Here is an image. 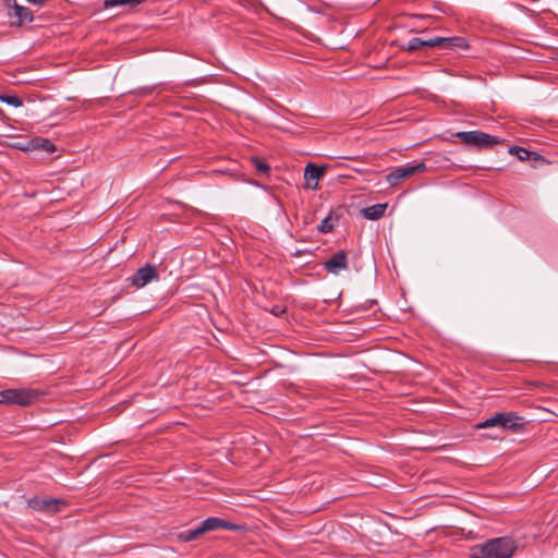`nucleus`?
Instances as JSON below:
<instances>
[{"mask_svg": "<svg viewBox=\"0 0 558 558\" xmlns=\"http://www.w3.org/2000/svg\"><path fill=\"white\" fill-rule=\"evenodd\" d=\"M518 542L510 536L489 538L470 548V558H512Z\"/></svg>", "mask_w": 558, "mask_h": 558, "instance_id": "nucleus-1", "label": "nucleus"}, {"mask_svg": "<svg viewBox=\"0 0 558 558\" xmlns=\"http://www.w3.org/2000/svg\"><path fill=\"white\" fill-rule=\"evenodd\" d=\"M43 392L33 388L4 389L0 391V403L27 407L40 399Z\"/></svg>", "mask_w": 558, "mask_h": 558, "instance_id": "nucleus-2", "label": "nucleus"}, {"mask_svg": "<svg viewBox=\"0 0 558 558\" xmlns=\"http://www.w3.org/2000/svg\"><path fill=\"white\" fill-rule=\"evenodd\" d=\"M464 145L473 146L478 149L492 148L502 141L498 136H493L482 131H461L454 134Z\"/></svg>", "mask_w": 558, "mask_h": 558, "instance_id": "nucleus-3", "label": "nucleus"}, {"mask_svg": "<svg viewBox=\"0 0 558 558\" xmlns=\"http://www.w3.org/2000/svg\"><path fill=\"white\" fill-rule=\"evenodd\" d=\"M425 169L426 165L423 161L417 163L408 162L390 171L386 177V181L388 182L389 185L395 186L401 180L414 175L415 173L422 172Z\"/></svg>", "mask_w": 558, "mask_h": 558, "instance_id": "nucleus-4", "label": "nucleus"}, {"mask_svg": "<svg viewBox=\"0 0 558 558\" xmlns=\"http://www.w3.org/2000/svg\"><path fill=\"white\" fill-rule=\"evenodd\" d=\"M27 506L35 511L54 514L66 506V501L59 498L33 497L27 500Z\"/></svg>", "mask_w": 558, "mask_h": 558, "instance_id": "nucleus-5", "label": "nucleus"}, {"mask_svg": "<svg viewBox=\"0 0 558 558\" xmlns=\"http://www.w3.org/2000/svg\"><path fill=\"white\" fill-rule=\"evenodd\" d=\"M435 47H438L442 50L449 51H461L466 50L469 48V44L464 37L454 36V37H434Z\"/></svg>", "mask_w": 558, "mask_h": 558, "instance_id": "nucleus-6", "label": "nucleus"}, {"mask_svg": "<svg viewBox=\"0 0 558 558\" xmlns=\"http://www.w3.org/2000/svg\"><path fill=\"white\" fill-rule=\"evenodd\" d=\"M158 279L156 268L150 265H145L136 270L131 278V284L136 288H143L150 281Z\"/></svg>", "mask_w": 558, "mask_h": 558, "instance_id": "nucleus-7", "label": "nucleus"}, {"mask_svg": "<svg viewBox=\"0 0 558 558\" xmlns=\"http://www.w3.org/2000/svg\"><path fill=\"white\" fill-rule=\"evenodd\" d=\"M7 5L12 10L9 12V16L16 19L19 25L34 21L33 12L28 8L20 5L16 0H7Z\"/></svg>", "mask_w": 558, "mask_h": 558, "instance_id": "nucleus-8", "label": "nucleus"}, {"mask_svg": "<svg viewBox=\"0 0 558 558\" xmlns=\"http://www.w3.org/2000/svg\"><path fill=\"white\" fill-rule=\"evenodd\" d=\"M325 269L331 274L338 275L341 270L348 269V257L344 251L335 253L325 262Z\"/></svg>", "mask_w": 558, "mask_h": 558, "instance_id": "nucleus-9", "label": "nucleus"}, {"mask_svg": "<svg viewBox=\"0 0 558 558\" xmlns=\"http://www.w3.org/2000/svg\"><path fill=\"white\" fill-rule=\"evenodd\" d=\"M525 424L524 417L518 415L514 412H504V422L502 428L504 430L510 432H519L523 429Z\"/></svg>", "mask_w": 558, "mask_h": 558, "instance_id": "nucleus-10", "label": "nucleus"}, {"mask_svg": "<svg viewBox=\"0 0 558 558\" xmlns=\"http://www.w3.org/2000/svg\"><path fill=\"white\" fill-rule=\"evenodd\" d=\"M234 529V525L223 521L219 518L210 517L201 522L197 526L198 531L203 535L206 532L215 531L218 529Z\"/></svg>", "mask_w": 558, "mask_h": 558, "instance_id": "nucleus-11", "label": "nucleus"}, {"mask_svg": "<svg viewBox=\"0 0 558 558\" xmlns=\"http://www.w3.org/2000/svg\"><path fill=\"white\" fill-rule=\"evenodd\" d=\"M325 169L318 167L314 163H308L304 170V179L306 181L307 187L316 189L318 184V180L324 174Z\"/></svg>", "mask_w": 558, "mask_h": 558, "instance_id": "nucleus-12", "label": "nucleus"}, {"mask_svg": "<svg viewBox=\"0 0 558 558\" xmlns=\"http://www.w3.org/2000/svg\"><path fill=\"white\" fill-rule=\"evenodd\" d=\"M387 204H375L364 208L362 210V214L365 218L369 220H377L384 216Z\"/></svg>", "mask_w": 558, "mask_h": 558, "instance_id": "nucleus-13", "label": "nucleus"}, {"mask_svg": "<svg viewBox=\"0 0 558 558\" xmlns=\"http://www.w3.org/2000/svg\"><path fill=\"white\" fill-rule=\"evenodd\" d=\"M423 47H435L434 37L424 39L421 37H413L407 44V50L415 51Z\"/></svg>", "mask_w": 558, "mask_h": 558, "instance_id": "nucleus-14", "label": "nucleus"}, {"mask_svg": "<svg viewBox=\"0 0 558 558\" xmlns=\"http://www.w3.org/2000/svg\"><path fill=\"white\" fill-rule=\"evenodd\" d=\"M504 422V412H498L494 416L486 418L485 421L476 424V428L485 429L490 427H499L502 428Z\"/></svg>", "mask_w": 558, "mask_h": 558, "instance_id": "nucleus-15", "label": "nucleus"}, {"mask_svg": "<svg viewBox=\"0 0 558 558\" xmlns=\"http://www.w3.org/2000/svg\"><path fill=\"white\" fill-rule=\"evenodd\" d=\"M338 216H335L332 211L329 213L327 217H325L320 223L318 225L317 229L320 233H329L333 230V227L336 222L338 221Z\"/></svg>", "mask_w": 558, "mask_h": 558, "instance_id": "nucleus-16", "label": "nucleus"}, {"mask_svg": "<svg viewBox=\"0 0 558 558\" xmlns=\"http://www.w3.org/2000/svg\"><path fill=\"white\" fill-rule=\"evenodd\" d=\"M146 0H105V7L106 8H113L118 5H137Z\"/></svg>", "mask_w": 558, "mask_h": 558, "instance_id": "nucleus-17", "label": "nucleus"}, {"mask_svg": "<svg viewBox=\"0 0 558 558\" xmlns=\"http://www.w3.org/2000/svg\"><path fill=\"white\" fill-rule=\"evenodd\" d=\"M509 154L514 155L519 160L524 161L530 159L532 153L523 147L512 146L509 148Z\"/></svg>", "mask_w": 558, "mask_h": 558, "instance_id": "nucleus-18", "label": "nucleus"}, {"mask_svg": "<svg viewBox=\"0 0 558 558\" xmlns=\"http://www.w3.org/2000/svg\"><path fill=\"white\" fill-rule=\"evenodd\" d=\"M202 534L198 531V529L195 527V529H192V530H187V531L181 532L178 535V537H179V539H181L183 542H191V541H194V539L198 538Z\"/></svg>", "mask_w": 558, "mask_h": 558, "instance_id": "nucleus-19", "label": "nucleus"}, {"mask_svg": "<svg viewBox=\"0 0 558 558\" xmlns=\"http://www.w3.org/2000/svg\"><path fill=\"white\" fill-rule=\"evenodd\" d=\"M0 100L15 108H19L23 105L22 99L15 95L0 96Z\"/></svg>", "mask_w": 558, "mask_h": 558, "instance_id": "nucleus-20", "label": "nucleus"}, {"mask_svg": "<svg viewBox=\"0 0 558 558\" xmlns=\"http://www.w3.org/2000/svg\"><path fill=\"white\" fill-rule=\"evenodd\" d=\"M254 168L260 173H267L270 170V167L259 158L252 159Z\"/></svg>", "mask_w": 558, "mask_h": 558, "instance_id": "nucleus-21", "label": "nucleus"}, {"mask_svg": "<svg viewBox=\"0 0 558 558\" xmlns=\"http://www.w3.org/2000/svg\"><path fill=\"white\" fill-rule=\"evenodd\" d=\"M27 2L35 4V5H43L46 3L47 0H26Z\"/></svg>", "mask_w": 558, "mask_h": 558, "instance_id": "nucleus-22", "label": "nucleus"}, {"mask_svg": "<svg viewBox=\"0 0 558 558\" xmlns=\"http://www.w3.org/2000/svg\"><path fill=\"white\" fill-rule=\"evenodd\" d=\"M489 437H490L492 439H495V438H497L498 436L490 435Z\"/></svg>", "mask_w": 558, "mask_h": 558, "instance_id": "nucleus-23", "label": "nucleus"}]
</instances>
